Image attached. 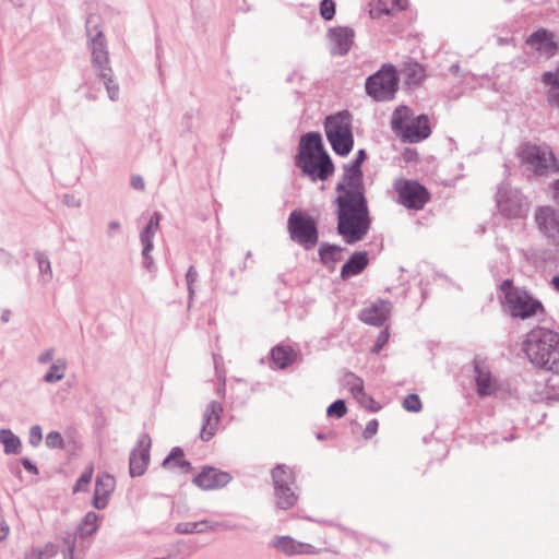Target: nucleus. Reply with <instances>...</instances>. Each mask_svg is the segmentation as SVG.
Masks as SVG:
<instances>
[{
    "label": "nucleus",
    "mask_w": 559,
    "mask_h": 559,
    "mask_svg": "<svg viewBox=\"0 0 559 559\" xmlns=\"http://www.w3.org/2000/svg\"><path fill=\"white\" fill-rule=\"evenodd\" d=\"M361 169L344 166V175L336 186L337 231L347 243L360 241L370 228Z\"/></svg>",
    "instance_id": "f257e3e1"
},
{
    "label": "nucleus",
    "mask_w": 559,
    "mask_h": 559,
    "mask_svg": "<svg viewBox=\"0 0 559 559\" xmlns=\"http://www.w3.org/2000/svg\"><path fill=\"white\" fill-rule=\"evenodd\" d=\"M522 349L537 368L559 373V333L534 328L526 334Z\"/></svg>",
    "instance_id": "f03ea898"
},
{
    "label": "nucleus",
    "mask_w": 559,
    "mask_h": 559,
    "mask_svg": "<svg viewBox=\"0 0 559 559\" xmlns=\"http://www.w3.org/2000/svg\"><path fill=\"white\" fill-rule=\"evenodd\" d=\"M98 21L97 15H90L86 20L91 61L97 76L106 86L108 97L115 102L119 98V86L114 80L106 39L103 32L98 29Z\"/></svg>",
    "instance_id": "7ed1b4c3"
},
{
    "label": "nucleus",
    "mask_w": 559,
    "mask_h": 559,
    "mask_svg": "<svg viewBox=\"0 0 559 559\" xmlns=\"http://www.w3.org/2000/svg\"><path fill=\"white\" fill-rule=\"evenodd\" d=\"M391 128L403 142L407 143L421 142L431 133L428 116L414 117L413 110L407 106H399L393 111Z\"/></svg>",
    "instance_id": "20e7f679"
},
{
    "label": "nucleus",
    "mask_w": 559,
    "mask_h": 559,
    "mask_svg": "<svg viewBox=\"0 0 559 559\" xmlns=\"http://www.w3.org/2000/svg\"><path fill=\"white\" fill-rule=\"evenodd\" d=\"M503 306L513 318L527 319L544 312L542 302L533 298L525 289L513 285L511 280H504L500 285Z\"/></svg>",
    "instance_id": "39448f33"
},
{
    "label": "nucleus",
    "mask_w": 559,
    "mask_h": 559,
    "mask_svg": "<svg viewBox=\"0 0 559 559\" xmlns=\"http://www.w3.org/2000/svg\"><path fill=\"white\" fill-rule=\"evenodd\" d=\"M325 134L335 154L346 156L354 145L352 117L348 111H341L325 120Z\"/></svg>",
    "instance_id": "423d86ee"
},
{
    "label": "nucleus",
    "mask_w": 559,
    "mask_h": 559,
    "mask_svg": "<svg viewBox=\"0 0 559 559\" xmlns=\"http://www.w3.org/2000/svg\"><path fill=\"white\" fill-rule=\"evenodd\" d=\"M397 88L399 78L392 64H383L379 71L366 80V92L377 102L392 100Z\"/></svg>",
    "instance_id": "0eeeda50"
},
{
    "label": "nucleus",
    "mask_w": 559,
    "mask_h": 559,
    "mask_svg": "<svg viewBox=\"0 0 559 559\" xmlns=\"http://www.w3.org/2000/svg\"><path fill=\"white\" fill-rule=\"evenodd\" d=\"M522 162L536 175H548L558 170L554 152L548 146L525 144L521 150Z\"/></svg>",
    "instance_id": "6e6552de"
},
{
    "label": "nucleus",
    "mask_w": 559,
    "mask_h": 559,
    "mask_svg": "<svg viewBox=\"0 0 559 559\" xmlns=\"http://www.w3.org/2000/svg\"><path fill=\"white\" fill-rule=\"evenodd\" d=\"M290 238L305 249H312L318 242V228L311 216L300 211H293L288 217Z\"/></svg>",
    "instance_id": "1a4fd4ad"
},
{
    "label": "nucleus",
    "mask_w": 559,
    "mask_h": 559,
    "mask_svg": "<svg viewBox=\"0 0 559 559\" xmlns=\"http://www.w3.org/2000/svg\"><path fill=\"white\" fill-rule=\"evenodd\" d=\"M496 202L500 214L508 218H522L527 215V200L518 189L507 183L499 186Z\"/></svg>",
    "instance_id": "9d476101"
},
{
    "label": "nucleus",
    "mask_w": 559,
    "mask_h": 559,
    "mask_svg": "<svg viewBox=\"0 0 559 559\" xmlns=\"http://www.w3.org/2000/svg\"><path fill=\"white\" fill-rule=\"evenodd\" d=\"M272 480L276 506L283 510L294 507L298 497L293 489L295 476L292 469L286 465H277L272 471Z\"/></svg>",
    "instance_id": "9b49d317"
},
{
    "label": "nucleus",
    "mask_w": 559,
    "mask_h": 559,
    "mask_svg": "<svg viewBox=\"0 0 559 559\" xmlns=\"http://www.w3.org/2000/svg\"><path fill=\"white\" fill-rule=\"evenodd\" d=\"M393 188L397 193V202L409 210H421L428 203V190L416 180L399 178Z\"/></svg>",
    "instance_id": "f8f14e48"
},
{
    "label": "nucleus",
    "mask_w": 559,
    "mask_h": 559,
    "mask_svg": "<svg viewBox=\"0 0 559 559\" xmlns=\"http://www.w3.org/2000/svg\"><path fill=\"white\" fill-rule=\"evenodd\" d=\"M534 219L542 236L559 250V210L549 205L539 206L534 214Z\"/></svg>",
    "instance_id": "ddd939ff"
},
{
    "label": "nucleus",
    "mask_w": 559,
    "mask_h": 559,
    "mask_svg": "<svg viewBox=\"0 0 559 559\" xmlns=\"http://www.w3.org/2000/svg\"><path fill=\"white\" fill-rule=\"evenodd\" d=\"M296 165L300 168L301 175L312 181H325L334 171V165L328 153L296 159Z\"/></svg>",
    "instance_id": "4468645a"
},
{
    "label": "nucleus",
    "mask_w": 559,
    "mask_h": 559,
    "mask_svg": "<svg viewBox=\"0 0 559 559\" xmlns=\"http://www.w3.org/2000/svg\"><path fill=\"white\" fill-rule=\"evenodd\" d=\"M151 438L147 433H142L136 447L132 450L129 460V472L131 477H138L145 473L150 462Z\"/></svg>",
    "instance_id": "2eb2a0df"
},
{
    "label": "nucleus",
    "mask_w": 559,
    "mask_h": 559,
    "mask_svg": "<svg viewBox=\"0 0 559 559\" xmlns=\"http://www.w3.org/2000/svg\"><path fill=\"white\" fill-rule=\"evenodd\" d=\"M160 214L155 212L151 218L148 219L146 226L140 233V240L143 246L142 257H143V266L147 270H152L154 265L153 258L151 255V251L154 248L153 239L155 234L159 227Z\"/></svg>",
    "instance_id": "dca6fc26"
},
{
    "label": "nucleus",
    "mask_w": 559,
    "mask_h": 559,
    "mask_svg": "<svg viewBox=\"0 0 559 559\" xmlns=\"http://www.w3.org/2000/svg\"><path fill=\"white\" fill-rule=\"evenodd\" d=\"M328 37L331 44V53L333 56H344L353 46L355 32L347 26H336L329 29Z\"/></svg>",
    "instance_id": "f3484780"
},
{
    "label": "nucleus",
    "mask_w": 559,
    "mask_h": 559,
    "mask_svg": "<svg viewBox=\"0 0 559 559\" xmlns=\"http://www.w3.org/2000/svg\"><path fill=\"white\" fill-rule=\"evenodd\" d=\"M231 480V476L226 472H221L214 467H204L202 472L193 478V483L204 489L213 490L225 487Z\"/></svg>",
    "instance_id": "a211bd4d"
},
{
    "label": "nucleus",
    "mask_w": 559,
    "mask_h": 559,
    "mask_svg": "<svg viewBox=\"0 0 559 559\" xmlns=\"http://www.w3.org/2000/svg\"><path fill=\"white\" fill-rule=\"evenodd\" d=\"M392 309V304L389 300H378L370 307L365 308L360 311L359 318L362 322L381 326L388 319Z\"/></svg>",
    "instance_id": "6ab92c4d"
},
{
    "label": "nucleus",
    "mask_w": 559,
    "mask_h": 559,
    "mask_svg": "<svg viewBox=\"0 0 559 559\" xmlns=\"http://www.w3.org/2000/svg\"><path fill=\"white\" fill-rule=\"evenodd\" d=\"M223 406L217 401H212L205 408L203 414V424L200 432V437L203 441L211 440L221 420V414Z\"/></svg>",
    "instance_id": "aec40b11"
},
{
    "label": "nucleus",
    "mask_w": 559,
    "mask_h": 559,
    "mask_svg": "<svg viewBox=\"0 0 559 559\" xmlns=\"http://www.w3.org/2000/svg\"><path fill=\"white\" fill-rule=\"evenodd\" d=\"M271 545L286 556L314 554L316 548L306 543L298 542L290 536H275Z\"/></svg>",
    "instance_id": "412c9836"
},
{
    "label": "nucleus",
    "mask_w": 559,
    "mask_h": 559,
    "mask_svg": "<svg viewBox=\"0 0 559 559\" xmlns=\"http://www.w3.org/2000/svg\"><path fill=\"white\" fill-rule=\"evenodd\" d=\"M116 485L115 478L109 474L98 475L95 483V492L93 497V507L103 510L108 504V497L114 491Z\"/></svg>",
    "instance_id": "4be33fe9"
},
{
    "label": "nucleus",
    "mask_w": 559,
    "mask_h": 559,
    "mask_svg": "<svg viewBox=\"0 0 559 559\" xmlns=\"http://www.w3.org/2000/svg\"><path fill=\"white\" fill-rule=\"evenodd\" d=\"M474 371L478 394L480 396L493 394L497 390V380L491 376L489 369L478 360H474Z\"/></svg>",
    "instance_id": "5701e85b"
},
{
    "label": "nucleus",
    "mask_w": 559,
    "mask_h": 559,
    "mask_svg": "<svg viewBox=\"0 0 559 559\" xmlns=\"http://www.w3.org/2000/svg\"><path fill=\"white\" fill-rule=\"evenodd\" d=\"M343 385L347 388L352 395L366 408L371 411H377L378 408H372L371 403H373L372 397L367 395L364 391V381L360 377L356 376L353 372H346L343 377Z\"/></svg>",
    "instance_id": "b1692460"
},
{
    "label": "nucleus",
    "mask_w": 559,
    "mask_h": 559,
    "mask_svg": "<svg viewBox=\"0 0 559 559\" xmlns=\"http://www.w3.org/2000/svg\"><path fill=\"white\" fill-rule=\"evenodd\" d=\"M526 44L547 58L552 57L557 51V45L552 40L551 34L545 29H539L533 33L527 38Z\"/></svg>",
    "instance_id": "393cba45"
},
{
    "label": "nucleus",
    "mask_w": 559,
    "mask_h": 559,
    "mask_svg": "<svg viewBox=\"0 0 559 559\" xmlns=\"http://www.w3.org/2000/svg\"><path fill=\"white\" fill-rule=\"evenodd\" d=\"M326 153L323 147L321 134L318 132H308L300 139L299 151L296 159L306 158L316 154Z\"/></svg>",
    "instance_id": "a878e982"
},
{
    "label": "nucleus",
    "mask_w": 559,
    "mask_h": 559,
    "mask_svg": "<svg viewBox=\"0 0 559 559\" xmlns=\"http://www.w3.org/2000/svg\"><path fill=\"white\" fill-rule=\"evenodd\" d=\"M368 254L366 251L355 252L342 266V278H348L360 274L368 265Z\"/></svg>",
    "instance_id": "bb28decb"
},
{
    "label": "nucleus",
    "mask_w": 559,
    "mask_h": 559,
    "mask_svg": "<svg viewBox=\"0 0 559 559\" xmlns=\"http://www.w3.org/2000/svg\"><path fill=\"white\" fill-rule=\"evenodd\" d=\"M221 526H223L221 523H211L206 520L198 522H181L175 526V532L177 534H195L204 533L207 531H216Z\"/></svg>",
    "instance_id": "cd10ccee"
},
{
    "label": "nucleus",
    "mask_w": 559,
    "mask_h": 559,
    "mask_svg": "<svg viewBox=\"0 0 559 559\" xmlns=\"http://www.w3.org/2000/svg\"><path fill=\"white\" fill-rule=\"evenodd\" d=\"M542 81L548 87V103L559 108V68L555 71L545 72L542 75Z\"/></svg>",
    "instance_id": "c85d7f7f"
},
{
    "label": "nucleus",
    "mask_w": 559,
    "mask_h": 559,
    "mask_svg": "<svg viewBox=\"0 0 559 559\" xmlns=\"http://www.w3.org/2000/svg\"><path fill=\"white\" fill-rule=\"evenodd\" d=\"M401 74L408 86H416L423 82L426 76L425 68L418 62H405L401 69Z\"/></svg>",
    "instance_id": "c756f323"
},
{
    "label": "nucleus",
    "mask_w": 559,
    "mask_h": 559,
    "mask_svg": "<svg viewBox=\"0 0 559 559\" xmlns=\"http://www.w3.org/2000/svg\"><path fill=\"white\" fill-rule=\"evenodd\" d=\"M271 356L273 362L280 369H284L294 361L295 353L290 347L278 345L272 349Z\"/></svg>",
    "instance_id": "7c9ffc66"
},
{
    "label": "nucleus",
    "mask_w": 559,
    "mask_h": 559,
    "mask_svg": "<svg viewBox=\"0 0 559 559\" xmlns=\"http://www.w3.org/2000/svg\"><path fill=\"white\" fill-rule=\"evenodd\" d=\"M67 362L63 359H58L52 362L48 371L44 374L43 381L51 384L61 381L66 377Z\"/></svg>",
    "instance_id": "2f4dec72"
},
{
    "label": "nucleus",
    "mask_w": 559,
    "mask_h": 559,
    "mask_svg": "<svg viewBox=\"0 0 559 559\" xmlns=\"http://www.w3.org/2000/svg\"><path fill=\"white\" fill-rule=\"evenodd\" d=\"M34 259L37 262L40 281L45 284L52 280L53 273L48 255L43 251H35Z\"/></svg>",
    "instance_id": "473e14b6"
},
{
    "label": "nucleus",
    "mask_w": 559,
    "mask_h": 559,
    "mask_svg": "<svg viewBox=\"0 0 559 559\" xmlns=\"http://www.w3.org/2000/svg\"><path fill=\"white\" fill-rule=\"evenodd\" d=\"M0 442L4 447L5 454H17L21 450V440L10 429L0 430Z\"/></svg>",
    "instance_id": "72a5a7b5"
},
{
    "label": "nucleus",
    "mask_w": 559,
    "mask_h": 559,
    "mask_svg": "<svg viewBox=\"0 0 559 559\" xmlns=\"http://www.w3.org/2000/svg\"><path fill=\"white\" fill-rule=\"evenodd\" d=\"M98 519L95 512H87L79 524L76 533L81 537L94 534L98 530Z\"/></svg>",
    "instance_id": "f704fd0d"
},
{
    "label": "nucleus",
    "mask_w": 559,
    "mask_h": 559,
    "mask_svg": "<svg viewBox=\"0 0 559 559\" xmlns=\"http://www.w3.org/2000/svg\"><path fill=\"white\" fill-rule=\"evenodd\" d=\"M342 248L324 242L319 248V255L322 263L336 262L341 260Z\"/></svg>",
    "instance_id": "c9c22d12"
},
{
    "label": "nucleus",
    "mask_w": 559,
    "mask_h": 559,
    "mask_svg": "<svg viewBox=\"0 0 559 559\" xmlns=\"http://www.w3.org/2000/svg\"><path fill=\"white\" fill-rule=\"evenodd\" d=\"M171 462L176 463V465L182 471L187 472L191 468L190 463L183 460V451L178 447L170 451L168 456L164 460L163 465L166 466Z\"/></svg>",
    "instance_id": "e433bc0d"
},
{
    "label": "nucleus",
    "mask_w": 559,
    "mask_h": 559,
    "mask_svg": "<svg viewBox=\"0 0 559 559\" xmlns=\"http://www.w3.org/2000/svg\"><path fill=\"white\" fill-rule=\"evenodd\" d=\"M346 405L343 400H336L333 402L326 409V415L329 417L341 418L346 414Z\"/></svg>",
    "instance_id": "4c0bfd02"
},
{
    "label": "nucleus",
    "mask_w": 559,
    "mask_h": 559,
    "mask_svg": "<svg viewBox=\"0 0 559 559\" xmlns=\"http://www.w3.org/2000/svg\"><path fill=\"white\" fill-rule=\"evenodd\" d=\"M93 473H94L93 466H90L88 468H86L82 473V475L79 477V479L76 480V483L73 487V491L74 492L82 491L84 489V487L91 483Z\"/></svg>",
    "instance_id": "58836bf2"
},
{
    "label": "nucleus",
    "mask_w": 559,
    "mask_h": 559,
    "mask_svg": "<svg viewBox=\"0 0 559 559\" xmlns=\"http://www.w3.org/2000/svg\"><path fill=\"white\" fill-rule=\"evenodd\" d=\"M403 407L413 413H417L421 409V402L417 394H408L403 401Z\"/></svg>",
    "instance_id": "ea45409f"
},
{
    "label": "nucleus",
    "mask_w": 559,
    "mask_h": 559,
    "mask_svg": "<svg viewBox=\"0 0 559 559\" xmlns=\"http://www.w3.org/2000/svg\"><path fill=\"white\" fill-rule=\"evenodd\" d=\"M320 13L326 21L332 20L335 14V3L333 0H322L320 4Z\"/></svg>",
    "instance_id": "a19ab883"
},
{
    "label": "nucleus",
    "mask_w": 559,
    "mask_h": 559,
    "mask_svg": "<svg viewBox=\"0 0 559 559\" xmlns=\"http://www.w3.org/2000/svg\"><path fill=\"white\" fill-rule=\"evenodd\" d=\"M186 280H187V285H188L189 298L192 299L193 295H194L193 284L198 280V272H197V270L194 269L193 265H191L188 269V271L186 273Z\"/></svg>",
    "instance_id": "79ce46f5"
},
{
    "label": "nucleus",
    "mask_w": 559,
    "mask_h": 559,
    "mask_svg": "<svg viewBox=\"0 0 559 559\" xmlns=\"http://www.w3.org/2000/svg\"><path fill=\"white\" fill-rule=\"evenodd\" d=\"M43 439V431L40 426L35 425L29 429L28 442L33 447H37Z\"/></svg>",
    "instance_id": "37998d69"
},
{
    "label": "nucleus",
    "mask_w": 559,
    "mask_h": 559,
    "mask_svg": "<svg viewBox=\"0 0 559 559\" xmlns=\"http://www.w3.org/2000/svg\"><path fill=\"white\" fill-rule=\"evenodd\" d=\"M63 439L58 431H50L46 437V444L49 448L62 447Z\"/></svg>",
    "instance_id": "c03bdc74"
},
{
    "label": "nucleus",
    "mask_w": 559,
    "mask_h": 559,
    "mask_svg": "<svg viewBox=\"0 0 559 559\" xmlns=\"http://www.w3.org/2000/svg\"><path fill=\"white\" fill-rule=\"evenodd\" d=\"M55 358V349L53 348H47L39 353L37 356V362L40 365H47L53 361Z\"/></svg>",
    "instance_id": "a18cd8bd"
},
{
    "label": "nucleus",
    "mask_w": 559,
    "mask_h": 559,
    "mask_svg": "<svg viewBox=\"0 0 559 559\" xmlns=\"http://www.w3.org/2000/svg\"><path fill=\"white\" fill-rule=\"evenodd\" d=\"M39 551L41 552L43 559H49L58 554V546L53 543H47L43 549L39 548Z\"/></svg>",
    "instance_id": "49530a36"
},
{
    "label": "nucleus",
    "mask_w": 559,
    "mask_h": 559,
    "mask_svg": "<svg viewBox=\"0 0 559 559\" xmlns=\"http://www.w3.org/2000/svg\"><path fill=\"white\" fill-rule=\"evenodd\" d=\"M366 158H367L366 151L365 150H359L357 152V155H356L355 159L352 160L346 166L349 167V168H353V169H361V164L365 162Z\"/></svg>",
    "instance_id": "de8ad7c7"
},
{
    "label": "nucleus",
    "mask_w": 559,
    "mask_h": 559,
    "mask_svg": "<svg viewBox=\"0 0 559 559\" xmlns=\"http://www.w3.org/2000/svg\"><path fill=\"white\" fill-rule=\"evenodd\" d=\"M388 341H389L388 331L380 332V334L378 335L377 342L373 345L372 352L379 353L383 348V346L388 343Z\"/></svg>",
    "instance_id": "09e8293b"
},
{
    "label": "nucleus",
    "mask_w": 559,
    "mask_h": 559,
    "mask_svg": "<svg viewBox=\"0 0 559 559\" xmlns=\"http://www.w3.org/2000/svg\"><path fill=\"white\" fill-rule=\"evenodd\" d=\"M62 202L64 205H67L68 207H80L81 204H82V201L80 198H78L76 195L74 194H64L63 198H62Z\"/></svg>",
    "instance_id": "8fccbe9b"
},
{
    "label": "nucleus",
    "mask_w": 559,
    "mask_h": 559,
    "mask_svg": "<svg viewBox=\"0 0 559 559\" xmlns=\"http://www.w3.org/2000/svg\"><path fill=\"white\" fill-rule=\"evenodd\" d=\"M378 431V421L376 419H372L367 423L366 428L364 430V438L370 439L373 435H376Z\"/></svg>",
    "instance_id": "3c124183"
},
{
    "label": "nucleus",
    "mask_w": 559,
    "mask_h": 559,
    "mask_svg": "<svg viewBox=\"0 0 559 559\" xmlns=\"http://www.w3.org/2000/svg\"><path fill=\"white\" fill-rule=\"evenodd\" d=\"M75 538H70L69 539V547H67L62 554H63V559H73L74 557V550H75Z\"/></svg>",
    "instance_id": "603ef678"
},
{
    "label": "nucleus",
    "mask_w": 559,
    "mask_h": 559,
    "mask_svg": "<svg viewBox=\"0 0 559 559\" xmlns=\"http://www.w3.org/2000/svg\"><path fill=\"white\" fill-rule=\"evenodd\" d=\"M131 187L135 190H144L145 183L143 178L140 175L132 176Z\"/></svg>",
    "instance_id": "864d4df0"
},
{
    "label": "nucleus",
    "mask_w": 559,
    "mask_h": 559,
    "mask_svg": "<svg viewBox=\"0 0 559 559\" xmlns=\"http://www.w3.org/2000/svg\"><path fill=\"white\" fill-rule=\"evenodd\" d=\"M10 533V526L5 520L0 518V542H3Z\"/></svg>",
    "instance_id": "5fc2aeb1"
},
{
    "label": "nucleus",
    "mask_w": 559,
    "mask_h": 559,
    "mask_svg": "<svg viewBox=\"0 0 559 559\" xmlns=\"http://www.w3.org/2000/svg\"><path fill=\"white\" fill-rule=\"evenodd\" d=\"M24 559H43L39 548L33 547L25 551Z\"/></svg>",
    "instance_id": "6e6d98bb"
},
{
    "label": "nucleus",
    "mask_w": 559,
    "mask_h": 559,
    "mask_svg": "<svg viewBox=\"0 0 559 559\" xmlns=\"http://www.w3.org/2000/svg\"><path fill=\"white\" fill-rule=\"evenodd\" d=\"M21 463H22L23 467H24L27 472L33 473V474H35V475H36V474H38V469H37L36 465H35V464H33V463L31 462V460H28L27 457H23V459H21Z\"/></svg>",
    "instance_id": "4d7b16f0"
},
{
    "label": "nucleus",
    "mask_w": 559,
    "mask_h": 559,
    "mask_svg": "<svg viewBox=\"0 0 559 559\" xmlns=\"http://www.w3.org/2000/svg\"><path fill=\"white\" fill-rule=\"evenodd\" d=\"M12 261V255L4 249H0V263L9 265Z\"/></svg>",
    "instance_id": "13d9d810"
},
{
    "label": "nucleus",
    "mask_w": 559,
    "mask_h": 559,
    "mask_svg": "<svg viewBox=\"0 0 559 559\" xmlns=\"http://www.w3.org/2000/svg\"><path fill=\"white\" fill-rule=\"evenodd\" d=\"M120 228V223L117 221H111L108 224V235L111 237L114 235V231L118 230Z\"/></svg>",
    "instance_id": "bf43d9fd"
},
{
    "label": "nucleus",
    "mask_w": 559,
    "mask_h": 559,
    "mask_svg": "<svg viewBox=\"0 0 559 559\" xmlns=\"http://www.w3.org/2000/svg\"><path fill=\"white\" fill-rule=\"evenodd\" d=\"M392 3L399 10H403L407 7V0H392Z\"/></svg>",
    "instance_id": "052dcab7"
},
{
    "label": "nucleus",
    "mask_w": 559,
    "mask_h": 559,
    "mask_svg": "<svg viewBox=\"0 0 559 559\" xmlns=\"http://www.w3.org/2000/svg\"><path fill=\"white\" fill-rule=\"evenodd\" d=\"M551 284L554 288L559 292V274L551 280Z\"/></svg>",
    "instance_id": "680f3d73"
},
{
    "label": "nucleus",
    "mask_w": 559,
    "mask_h": 559,
    "mask_svg": "<svg viewBox=\"0 0 559 559\" xmlns=\"http://www.w3.org/2000/svg\"><path fill=\"white\" fill-rule=\"evenodd\" d=\"M555 199L559 203V180L555 183Z\"/></svg>",
    "instance_id": "e2e57ef3"
},
{
    "label": "nucleus",
    "mask_w": 559,
    "mask_h": 559,
    "mask_svg": "<svg viewBox=\"0 0 559 559\" xmlns=\"http://www.w3.org/2000/svg\"><path fill=\"white\" fill-rule=\"evenodd\" d=\"M450 71H451L453 74L457 75V74H459V72H460V66H459V64H456V63H455V64H452V66H451V68H450Z\"/></svg>",
    "instance_id": "0e129e2a"
},
{
    "label": "nucleus",
    "mask_w": 559,
    "mask_h": 559,
    "mask_svg": "<svg viewBox=\"0 0 559 559\" xmlns=\"http://www.w3.org/2000/svg\"><path fill=\"white\" fill-rule=\"evenodd\" d=\"M1 319L3 322H8L9 319H10V311L9 310H5L2 316H1Z\"/></svg>",
    "instance_id": "69168bd1"
},
{
    "label": "nucleus",
    "mask_w": 559,
    "mask_h": 559,
    "mask_svg": "<svg viewBox=\"0 0 559 559\" xmlns=\"http://www.w3.org/2000/svg\"><path fill=\"white\" fill-rule=\"evenodd\" d=\"M9 1L12 2L16 7H23L25 4L26 0H9Z\"/></svg>",
    "instance_id": "338daca9"
},
{
    "label": "nucleus",
    "mask_w": 559,
    "mask_h": 559,
    "mask_svg": "<svg viewBox=\"0 0 559 559\" xmlns=\"http://www.w3.org/2000/svg\"><path fill=\"white\" fill-rule=\"evenodd\" d=\"M70 538H73V537L69 535L68 537H64V538H63V543H64V545H66L67 547H69V539H70Z\"/></svg>",
    "instance_id": "774afa93"
}]
</instances>
